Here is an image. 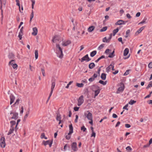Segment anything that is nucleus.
Masks as SVG:
<instances>
[{"label": "nucleus", "instance_id": "obj_1", "mask_svg": "<svg viewBox=\"0 0 152 152\" xmlns=\"http://www.w3.org/2000/svg\"><path fill=\"white\" fill-rule=\"evenodd\" d=\"M56 47L58 49V50H57L56 52L57 56L60 58H62L63 56L62 49L61 48L59 44H56Z\"/></svg>", "mask_w": 152, "mask_h": 152}, {"label": "nucleus", "instance_id": "obj_2", "mask_svg": "<svg viewBox=\"0 0 152 152\" xmlns=\"http://www.w3.org/2000/svg\"><path fill=\"white\" fill-rule=\"evenodd\" d=\"M51 90L49 96L48 97V100L50 99L53 92L55 86L56 79L55 78L52 79L51 80Z\"/></svg>", "mask_w": 152, "mask_h": 152}, {"label": "nucleus", "instance_id": "obj_3", "mask_svg": "<svg viewBox=\"0 0 152 152\" xmlns=\"http://www.w3.org/2000/svg\"><path fill=\"white\" fill-rule=\"evenodd\" d=\"M10 115L11 116V119L16 120L18 118V113L15 112H13L12 111H10Z\"/></svg>", "mask_w": 152, "mask_h": 152}, {"label": "nucleus", "instance_id": "obj_4", "mask_svg": "<svg viewBox=\"0 0 152 152\" xmlns=\"http://www.w3.org/2000/svg\"><path fill=\"white\" fill-rule=\"evenodd\" d=\"M5 139L4 137H2L0 140L1 146V148H4L6 146L5 141Z\"/></svg>", "mask_w": 152, "mask_h": 152}, {"label": "nucleus", "instance_id": "obj_5", "mask_svg": "<svg viewBox=\"0 0 152 152\" xmlns=\"http://www.w3.org/2000/svg\"><path fill=\"white\" fill-rule=\"evenodd\" d=\"M91 60V58L89 57L88 54H87L81 58V61L82 62L85 61H89Z\"/></svg>", "mask_w": 152, "mask_h": 152}, {"label": "nucleus", "instance_id": "obj_6", "mask_svg": "<svg viewBox=\"0 0 152 152\" xmlns=\"http://www.w3.org/2000/svg\"><path fill=\"white\" fill-rule=\"evenodd\" d=\"M6 0H0V2H1V6H0V9L1 10V14L2 15V18H3V10L2 9V8L3 5H4V7L5 6V4L6 3Z\"/></svg>", "mask_w": 152, "mask_h": 152}, {"label": "nucleus", "instance_id": "obj_7", "mask_svg": "<svg viewBox=\"0 0 152 152\" xmlns=\"http://www.w3.org/2000/svg\"><path fill=\"white\" fill-rule=\"evenodd\" d=\"M127 22V21H124L122 20H118L115 23L116 25H124Z\"/></svg>", "mask_w": 152, "mask_h": 152}, {"label": "nucleus", "instance_id": "obj_8", "mask_svg": "<svg viewBox=\"0 0 152 152\" xmlns=\"http://www.w3.org/2000/svg\"><path fill=\"white\" fill-rule=\"evenodd\" d=\"M78 103L77 104H82L84 102L83 96L81 95L79 97L78 100Z\"/></svg>", "mask_w": 152, "mask_h": 152}, {"label": "nucleus", "instance_id": "obj_9", "mask_svg": "<svg viewBox=\"0 0 152 152\" xmlns=\"http://www.w3.org/2000/svg\"><path fill=\"white\" fill-rule=\"evenodd\" d=\"M97 76V74L94 73L92 76L88 79V81L90 82H92L95 80V78H96Z\"/></svg>", "mask_w": 152, "mask_h": 152}, {"label": "nucleus", "instance_id": "obj_10", "mask_svg": "<svg viewBox=\"0 0 152 152\" xmlns=\"http://www.w3.org/2000/svg\"><path fill=\"white\" fill-rule=\"evenodd\" d=\"M23 27H22L20 29V31L19 33L18 37L19 38L20 40H21L22 38V36L23 34Z\"/></svg>", "mask_w": 152, "mask_h": 152}, {"label": "nucleus", "instance_id": "obj_11", "mask_svg": "<svg viewBox=\"0 0 152 152\" xmlns=\"http://www.w3.org/2000/svg\"><path fill=\"white\" fill-rule=\"evenodd\" d=\"M124 88V85L123 84L122 86H120L118 89L116 91V93L117 94L119 93L120 92H122Z\"/></svg>", "mask_w": 152, "mask_h": 152}, {"label": "nucleus", "instance_id": "obj_12", "mask_svg": "<svg viewBox=\"0 0 152 152\" xmlns=\"http://www.w3.org/2000/svg\"><path fill=\"white\" fill-rule=\"evenodd\" d=\"M72 149L75 151H76L77 150V143L76 142H74L72 143Z\"/></svg>", "mask_w": 152, "mask_h": 152}, {"label": "nucleus", "instance_id": "obj_13", "mask_svg": "<svg viewBox=\"0 0 152 152\" xmlns=\"http://www.w3.org/2000/svg\"><path fill=\"white\" fill-rule=\"evenodd\" d=\"M10 97V104H11L14 102L15 97L12 94H11Z\"/></svg>", "mask_w": 152, "mask_h": 152}, {"label": "nucleus", "instance_id": "obj_14", "mask_svg": "<svg viewBox=\"0 0 152 152\" xmlns=\"http://www.w3.org/2000/svg\"><path fill=\"white\" fill-rule=\"evenodd\" d=\"M33 32L32 33V35L36 36L38 32L37 28V27H34L33 28Z\"/></svg>", "mask_w": 152, "mask_h": 152}, {"label": "nucleus", "instance_id": "obj_15", "mask_svg": "<svg viewBox=\"0 0 152 152\" xmlns=\"http://www.w3.org/2000/svg\"><path fill=\"white\" fill-rule=\"evenodd\" d=\"M87 112H88V113L86 115V117L88 120H91L93 119L92 114L88 111Z\"/></svg>", "mask_w": 152, "mask_h": 152}, {"label": "nucleus", "instance_id": "obj_16", "mask_svg": "<svg viewBox=\"0 0 152 152\" xmlns=\"http://www.w3.org/2000/svg\"><path fill=\"white\" fill-rule=\"evenodd\" d=\"M69 132L68 133L69 134H71L72 133H73V127L72 125L71 124L69 126Z\"/></svg>", "mask_w": 152, "mask_h": 152}, {"label": "nucleus", "instance_id": "obj_17", "mask_svg": "<svg viewBox=\"0 0 152 152\" xmlns=\"http://www.w3.org/2000/svg\"><path fill=\"white\" fill-rule=\"evenodd\" d=\"M99 86L94 85L91 86V89L92 91H95L99 89Z\"/></svg>", "mask_w": 152, "mask_h": 152}, {"label": "nucleus", "instance_id": "obj_18", "mask_svg": "<svg viewBox=\"0 0 152 152\" xmlns=\"http://www.w3.org/2000/svg\"><path fill=\"white\" fill-rule=\"evenodd\" d=\"M71 43V41L70 40H67L65 42H62V45L64 46H67Z\"/></svg>", "mask_w": 152, "mask_h": 152}, {"label": "nucleus", "instance_id": "obj_19", "mask_svg": "<svg viewBox=\"0 0 152 152\" xmlns=\"http://www.w3.org/2000/svg\"><path fill=\"white\" fill-rule=\"evenodd\" d=\"M129 52V49L128 48H126L125 49L124 52V56H126L127 55Z\"/></svg>", "mask_w": 152, "mask_h": 152}, {"label": "nucleus", "instance_id": "obj_20", "mask_svg": "<svg viewBox=\"0 0 152 152\" xmlns=\"http://www.w3.org/2000/svg\"><path fill=\"white\" fill-rule=\"evenodd\" d=\"M11 124V127L14 128V126L16 124V122L15 121H12L10 122Z\"/></svg>", "mask_w": 152, "mask_h": 152}, {"label": "nucleus", "instance_id": "obj_21", "mask_svg": "<svg viewBox=\"0 0 152 152\" xmlns=\"http://www.w3.org/2000/svg\"><path fill=\"white\" fill-rule=\"evenodd\" d=\"M95 66V64L94 63H91L89 65V68L90 69H93Z\"/></svg>", "mask_w": 152, "mask_h": 152}, {"label": "nucleus", "instance_id": "obj_22", "mask_svg": "<svg viewBox=\"0 0 152 152\" xmlns=\"http://www.w3.org/2000/svg\"><path fill=\"white\" fill-rule=\"evenodd\" d=\"M100 91V88L94 91L95 93L94 96L95 97L97 96L98 95Z\"/></svg>", "mask_w": 152, "mask_h": 152}, {"label": "nucleus", "instance_id": "obj_23", "mask_svg": "<svg viewBox=\"0 0 152 152\" xmlns=\"http://www.w3.org/2000/svg\"><path fill=\"white\" fill-rule=\"evenodd\" d=\"M95 28L94 26H91L89 27L88 29V31L89 32H91L93 31Z\"/></svg>", "mask_w": 152, "mask_h": 152}, {"label": "nucleus", "instance_id": "obj_24", "mask_svg": "<svg viewBox=\"0 0 152 152\" xmlns=\"http://www.w3.org/2000/svg\"><path fill=\"white\" fill-rule=\"evenodd\" d=\"M96 50H94L90 53V56L91 57H94L96 54Z\"/></svg>", "mask_w": 152, "mask_h": 152}, {"label": "nucleus", "instance_id": "obj_25", "mask_svg": "<svg viewBox=\"0 0 152 152\" xmlns=\"http://www.w3.org/2000/svg\"><path fill=\"white\" fill-rule=\"evenodd\" d=\"M106 75L105 73H102L101 76V78L103 80H105L106 78Z\"/></svg>", "mask_w": 152, "mask_h": 152}, {"label": "nucleus", "instance_id": "obj_26", "mask_svg": "<svg viewBox=\"0 0 152 152\" xmlns=\"http://www.w3.org/2000/svg\"><path fill=\"white\" fill-rule=\"evenodd\" d=\"M118 30H119V29L118 28H117L114 29L113 31V36H114L115 35V34L118 32Z\"/></svg>", "mask_w": 152, "mask_h": 152}, {"label": "nucleus", "instance_id": "obj_27", "mask_svg": "<svg viewBox=\"0 0 152 152\" xmlns=\"http://www.w3.org/2000/svg\"><path fill=\"white\" fill-rule=\"evenodd\" d=\"M14 130V128L11 127L8 133L7 134L8 135H9L13 132Z\"/></svg>", "mask_w": 152, "mask_h": 152}, {"label": "nucleus", "instance_id": "obj_28", "mask_svg": "<svg viewBox=\"0 0 152 152\" xmlns=\"http://www.w3.org/2000/svg\"><path fill=\"white\" fill-rule=\"evenodd\" d=\"M8 57L10 59L14 58V55L12 53H10L8 56Z\"/></svg>", "mask_w": 152, "mask_h": 152}, {"label": "nucleus", "instance_id": "obj_29", "mask_svg": "<svg viewBox=\"0 0 152 152\" xmlns=\"http://www.w3.org/2000/svg\"><path fill=\"white\" fill-rule=\"evenodd\" d=\"M16 5L19 6V11L20 12L22 13L23 12H21L20 10V1L19 0H16Z\"/></svg>", "mask_w": 152, "mask_h": 152}, {"label": "nucleus", "instance_id": "obj_30", "mask_svg": "<svg viewBox=\"0 0 152 152\" xmlns=\"http://www.w3.org/2000/svg\"><path fill=\"white\" fill-rule=\"evenodd\" d=\"M114 53L115 51L114 50H113L112 53L109 54L108 56V57L110 58H112L114 57L115 56V55L114 54Z\"/></svg>", "mask_w": 152, "mask_h": 152}, {"label": "nucleus", "instance_id": "obj_31", "mask_svg": "<svg viewBox=\"0 0 152 152\" xmlns=\"http://www.w3.org/2000/svg\"><path fill=\"white\" fill-rule=\"evenodd\" d=\"M61 117L59 113H57V116L56 117V119L57 121H60L61 120Z\"/></svg>", "mask_w": 152, "mask_h": 152}, {"label": "nucleus", "instance_id": "obj_32", "mask_svg": "<svg viewBox=\"0 0 152 152\" xmlns=\"http://www.w3.org/2000/svg\"><path fill=\"white\" fill-rule=\"evenodd\" d=\"M105 58V56H102L101 57H100L99 58H98L95 61V62L96 63L98 62L102 58Z\"/></svg>", "mask_w": 152, "mask_h": 152}, {"label": "nucleus", "instance_id": "obj_33", "mask_svg": "<svg viewBox=\"0 0 152 152\" xmlns=\"http://www.w3.org/2000/svg\"><path fill=\"white\" fill-rule=\"evenodd\" d=\"M29 114V112L28 111L26 112L25 115L24 116L23 121H25L26 120V118H27Z\"/></svg>", "mask_w": 152, "mask_h": 152}, {"label": "nucleus", "instance_id": "obj_34", "mask_svg": "<svg viewBox=\"0 0 152 152\" xmlns=\"http://www.w3.org/2000/svg\"><path fill=\"white\" fill-rule=\"evenodd\" d=\"M112 64H110L108 66L106 69V72L107 73L109 72L111 68Z\"/></svg>", "mask_w": 152, "mask_h": 152}, {"label": "nucleus", "instance_id": "obj_35", "mask_svg": "<svg viewBox=\"0 0 152 152\" xmlns=\"http://www.w3.org/2000/svg\"><path fill=\"white\" fill-rule=\"evenodd\" d=\"M15 63V60H12L10 61L8 65H11L12 66L13 64H14Z\"/></svg>", "mask_w": 152, "mask_h": 152}, {"label": "nucleus", "instance_id": "obj_36", "mask_svg": "<svg viewBox=\"0 0 152 152\" xmlns=\"http://www.w3.org/2000/svg\"><path fill=\"white\" fill-rule=\"evenodd\" d=\"M35 58L36 59L38 58V51L37 50H35Z\"/></svg>", "mask_w": 152, "mask_h": 152}, {"label": "nucleus", "instance_id": "obj_37", "mask_svg": "<svg viewBox=\"0 0 152 152\" xmlns=\"http://www.w3.org/2000/svg\"><path fill=\"white\" fill-rule=\"evenodd\" d=\"M112 33L110 34V36L109 37L108 39H107V40H106V42L108 43L110 42V39L112 38Z\"/></svg>", "mask_w": 152, "mask_h": 152}, {"label": "nucleus", "instance_id": "obj_38", "mask_svg": "<svg viewBox=\"0 0 152 152\" xmlns=\"http://www.w3.org/2000/svg\"><path fill=\"white\" fill-rule=\"evenodd\" d=\"M147 19V18H144V19L140 23H138V24H143L144 23H146V20Z\"/></svg>", "mask_w": 152, "mask_h": 152}, {"label": "nucleus", "instance_id": "obj_39", "mask_svg": "<svg viewBox=\"0 0 152 152\" xmlns=\"http://www.w3.org/2000/svg\"><path fill=\"white\" fill-rule=\"evenodd\" d=\"M136 102V101H134V100H132L131 99L129 102V104H133L135 103Z\"/></svg>", "mask_w": 152, "mask_h": 152}, {"label": "nucleus", "instance_id": "obj_40", "mask_svg": "<svg viewBox=\"0 0 152 152\" xmlns=\"http://www.w3.org/2000/svg\"><path fill=\"white\" fill-rule=\"evenodd\" d=\"M34 17V12L33 10H32L31 13L30 15V22H31L32 19Z\"/></svg>", "mask_w": 152, "mask_h": 152}, {"label": "nucleus", "instance_id": "obj_41", "mask_svg": "<svg viewBox=\"0 0 152 152\" xmlns=\"http://www.w3.org/2000/svg\"><path fill=\"white\" fill-rule=\"evenodd\" d=\"M83 85H84V84L83 83H77L76 84V86L77 87H80V88L83 87Z\"/></svg>", "mask_w": 152, "mask_h": 152}, {"label": "nucleus", "instance_id": "obj_42", "mask_svg": "<svg viewBox=\"0 0 152 152\" xmlns=\"http://www.w3.org/2000/svg\"><path fill=\"white\" fill-rule=\"evenodd\" d=\"M144 27L142 26L139 28L137 31L136 32H137L138 33H140L141 31L144 29Z\"/></svg>", "mask_w": 152, "mask_h": 152}, {"label": "nucleus", "instance_id": "obj_43", "mask_svg": "<svg viewBox=\"0 0 152 152\" xmlns=\"http://www.w3.org/2000/svg\"><path fill=\"white\" fill-rule=\"evenodd\" d=\"M41 70L42 75L43 76H45V70L44 68H41Z\"/></svg>", "mask_w": 152, "mask_h": 152}, {"label": "nucleus", "instance_id": "obj_44", "mask_svg": "<svg viewBox=\"0 0 152 152\" xmlns=\"http://www.w3.org/2000/svg\"><path fill=\"white\" fill-rule=\"evenodd\" d=\"M107 26H105L103 27L102 29L100 30V32H103L104 31H105L107 30Z\"/></svg>", "mask_w": 152, "mask_h": 152}, {"label": "nucleus", "instance_id": "obj_45", "mask_svg": "<svg viewBox=\"0 0 152 152\" xmlns=\"http://www.w3.org/2000/svg\"><path fill=\"white\" fill-rule=\"evenodd\" d=\"M152 87V81H150L148 85L146 87V89H148L150 87Z\"/></svg>", "mask_w": 152, "mask_h": 152}, {"label": "nucleus", "instance_id": "obj_46", "mask_svg": "<svg viewBox=\"0 0 152 152\" xmlns=\"http://www.w3.org/2000/svg\"><path fill=\"white\" fill-rule=\"evenodd\" d=\"M49 141H50L49 140H47L46 141H44L42 143L44 145L46 146L47 145H48Z\"/></svg>", "mask_w": 152, "mask_h": 152}, {"label": "nucleus", "instance_id": "obj_47", "mask_svg": "<svg viewBox=\"0 0 152 152\" xmlns=\"http://www.w3.org/2000/svg\"><path fill=\"white\" fill-rule=\"evenodd\" d=\"M126 149L129 152H130L132 151V148L129 146H128L126 147Z\"/></svg>", "mask_w": 152, "mask_h": 152}, {"label": "nucleus", "instance_id": "obj_48", "mask_svg": "<svg viewBox=\"0 0 152 152\" xmlns=\"http://www.w3.org/2000/svg\"><path fill=\"white\" fill-rule=\"evenodd\" d=\"M104 47V44H102L99 46V47L98 48V49L99 50H100L101 49L103 48Z\"/></svg>", "mask_w": 152, "mask_h": 152}, {"label": "nucleus", "instance_id": "obj_49", "mask_svg": "<svg viewBox=\"0 0 152 152\" xmlns=\"http://www.w3.org/2000/svg\"><path fill=\"white\" fill-rule=\"evenodd\" d=\"M20 121V119H18L17 121V123H16V126H15V129L16 130L17 129V126H18V125Z\"/></svg>", "mask_w": 152, "mask_h": 152}, {"label": "nucleus", "instance_id": "obj_50", "mask_svg": "<svg viewBox=\"0 0 152 152\" xmlns=\"http://www.w3.org/2000/svg\"><path fill=\"white\" fill-rule=\"evenodd\" d=\"M12 66L14 69H15L17 68L18 65L16 64L15 63L14 64H13Z\"/></svg>", "mask_w": 152, "mask_h": 152}, {"label": "nucleus", "instance_id": "obj_51", "mask_svg": "<svg viewBox=\"0 0 152 152\" xmlns=\"http://www.w3.org/2000/svg\"><path fill=\"white\" fill-rule=\"evenodd\" d=\"M81 130H83V132H84L86 131V129L85 127L84 126H83L81 127Z\"/></svg>", "mask_w": 152, "mask_h": 152}, {"label": "nucleus", "instance_id": "obj_52", "mask_svg": "<svg viewBox=\"0 0 152 152\" xmlns=\"http://www.w3.org/2000/svg\"><path fill=\"white\" fill-rule=\"evenodd\" d=\"M96 136V133L94 132V131H92V134L91 135V137H95Z\"/></svg>", "mask_w": 152, "mask_h": 152}, {"label": "nucleus", "instance_id": "obj_53", "mask_svg": "<svg viewBox=\"0 0 152 152\" xmlns=\"http://www.w3.org/2000/svg\"><path fill=\"white\" fill-rule=\"evenodd\" d=\"M130 70L129 69L126 70V72L124 74V76H126L128 75L129 74V72Z\"/></svg>", "mask_w": 152, "mask_h": 152}, {"label": "nucleus", "instance_id": "obj_54", "mask_svg": "<svg viewBox=\"0 0 152 152\" xmlns=\"http://www.w3.org/2000/svg\"><path fill=\"white\" fill-rule=\"evenodd\" d=\"M20 101L19 99H18L16 101V102L14 104H18L19 103V102Z\"/></svg>", "mask_w": 152, "mask_h": 152}, {"label": "nucleus", "instance_id": "obj_55", "mask_svg": "<svg viewBox=\"0 0 152 152\" xmlns=\"http://www.w3.org/2000/svg\"><path fill=\"white\" fill-rule=\"evenodd\" d=\"M148 66L150 68H152V62L148 64Z\"/></svg>", "mask_w": 152, "mask_h": 152}, {"label": "nucleus", "instance_id": "obj_56", "mask_svg": "<svg viewBox=\"0 0 152 152\" xmlns=\"http://www.w3.org/2000/svg\"><path fill=\"white\" fill-rule=\"evenodd\" d=\"M76 118L75 120V123H77V120L78 118V116L77 115H76L75 116Z\"/></svg>", "mask_w": 152, "mask_h": 152}, {"label": "nucleus", "instance_id": "obj_57", "mask_svg": "<svg viewBox=\"0 0 152 152\" xmlns=\"http://www.w3.org/2000/svg\"><path fill=\"white\" fill-rule=\"evenodd\" d=\"M71 134H68L67 135H66V138L67 139V140H69L70 139V135Z\"/></svg>", "mask_w": 152, "mask_h": 152}, {"label": "nucleus", "instance_id": "obj_58", "mask_svg": "<svg viewBox=\"0 0 152 152\" xmlns=\"http://www.w3.org/2000/svg\"><path fill=\"white\" fill-rule=\"evenodd\" d=\"M45 133H42L41 134V138H42V139L44 138H45Z\"/></svg>", "mask_w": 152, "mask_h": 152}, {"label": "nucleus", "instance_id": "obj_59", "mask_svg": "<svg viewBox=\"0 0 152 152\" xmlns=\"http://www.w3.org/2000/svg\"><path fill=\"white\" fill-rule=\"evenodd\" d=\"M118 40L119 42H121L122 44H123V42H122V38L121 37L119 38L118 39Z\"/></svg>", "mask_w": 152, "mask_h": 152}, {"label": "nucleus", "instance_id": "obj_60", "mask_svg": "<svg viewBox=\"0 0 152 152\" xmlns=\"http://www.w3.org/2000/svg\"><path fill=\"white\" fill-rule=\"evenodd\" d=\"M125 126L127 128H129L131 127V126L129 124H125Z\"/></svg>", "mask_w": 152, "mask_h": 152}, {"label": "nucleus", "instance_id": "obj_61", "mask_svg": "<svg viewBox=\"0 0 152 152\" xmlns=\"http://www.w3.org/2000/svg\"><path fill=\"white\" fill-rule=\"evenodd\" d=\"M111 50L109 49H107L105 51V53L107 54H108L109 51Z\"/></svg>", "mask_w": 152, "mask_h": 152}, {"label": "nucleus", "instance_id": "obj_62", "mask_svg": "<svg viewBox=\"0 0 152 152\" xmlns=\"http://www.w3.org/2000/svg\"><path fill=\"white\" fill-rule=\"evenodd\" d=\"M79 108V107H74V110L75 111H78Z\"/></svg>", "mask_w": 152, "mask_h": 152}, {"label": "nucleus", "instance_id": "obj_63", "mask_svg": "<svg viewBox=\"0 0 152 152\" xmlns=\"http://www.w3.org/2000/svg\"><path fill=\"white\" fill-rule=\"evenodd\" d=\"M113 117L114 118H117L118 117V116L117 115L115 114V113H113Z\"/></svg>", "mask_w": 152, "mask_h": 152}, {"label": "nucleus", "instance_id": "obj_64", "mask_svg": "<svg viewBox=\"0 0 152 152\" xmlns=\"http://www.w3.org/2000/svg\"><path fill=\"white\" fill-rule=\"evenodd\" d=\"M140 15V12H138L137 13L136 15V17H139Z\"/></svg>", "mask_w": 152, "mask_h": 152}]
</instances>
